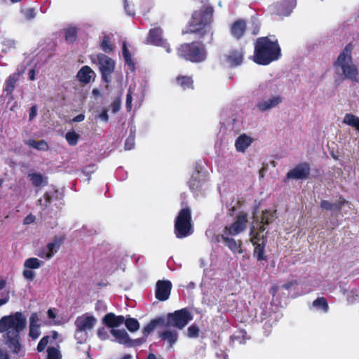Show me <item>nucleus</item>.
<instances>
[{
    "label": "nucleus",
    "instance_id": "53",
    "mask_svg": "<svg viewBox=\"0 0 359 359\" xmlns=\"http://www.w3.org/2000/svg\"><path fill=\"white\" fill-rule=\"evenodd\" d=\"M134 139L133 138H127L125 142V149L130 150L134 147Z\"/></svg>",
    "mask_w": 359,
    "mask_h": 359
},
{
    "label": "nucleus",
    "instance_id": "61",
    "mask_svg": "<svg viewBox=\"0 0 359 359\" xmlns=\"http://www.w3.org/2000/svg\"><path fill=\"white\" fill-rule=\"evenodd\" d=\"M35 76H36V71H35V69L33 68L29 71V73H28L29 79L30 81H34L36 79Z\"/></svg>",
    "mask_w": 359,
    "mask_h": 359
},
{
    "label": "nucleus",
    "instance_id": "26",
    "mask_svg": "<svg viewBox=\"0 0 359 359\" xmlns=\"http://www.w3.org/2000/svg\"><path fill=\"white\" fill-rule=\"evenodd\" d=\"M252 140L246 135H240L236 140L235 147L237 151L243 152L250 146Z\"/></svg>",
    "mask_w": 359,
    "mask_h": 359
},
{
    "label": "nucleus",
    "instance_id": "22",
    "mask_svg": "<svg viewBox=\"0 0 359 359\" xmlns=\"http://www.w3.org/2000/svg\"><path fill=\"white\" fill-rule=\"evenodd\" d=\"M162 34L163 30L159 27L151 29L147 38V42L157 46L164 39Z\"/></svg>",
    "mask_w": 359,
    "mask_h": 359
},
{
    "label": "nucleus",
    "instance_id": "52",
    "mask_svg": "<svg viewBox=\"0 0 359 359\" xmlns=\"http://www.w3.org/2000/svg\"><path fill=\"white\" fill-rule=\"evenodd\" d=\"M132 100H133L132 94H131L130 91H129L126 95V108L128 111H130L132 109Z\"/></svg>",
    "mask_w": 359,
    "mask_h": 359
},
{
    "label": "nucleus",
    "instance_id": "56",
    "mask_svg": "<svg viewBox=\"0 0 359 359\" xmlns=\"http://www.w3.org/2000/svg\"><path fill=\"white\" fill-rule=\"evenodd\" d=\"M95 309L97 310V311H106L107 310V306L106 304H104V302H102V301H98L97 303H96V305H95Z\"/></svg>",
    "mask_w": 359,
    "mask_h": 359
},
{
    "label": "nucleus",
    "instance_id": "60",
    "mask_svg": "<svg viewBox=\"0 0 359 359\" xmlns=\"http://www.w3.org/2000/svg\"><path fill=\"white\" fill-rule=\"evenodd\" d=\"M35 16V12L34 8H29L26 12V17L28 19L34 18Z\"/></svg>",
    "mask_w": 359,
    "mask_h": 359
},
{
    "label": "nucleus",
    "instance_id": "62",
    "mask_svg": "<svg viewBox=\"0 0 359 359\" xmlns=\"http://www.w3.org/2000/svg\"><path fill=\"white\" fill-rule=\"evenodd\" d=\"M85 119V116L83 114H80L75 117L73 118L72 121L74 122H81Z\"/></svg>",
    "mask_w": 359,
    "mask_h": 359
},
{
    "label": "nucleus",
    "instance_id": "42",
    "mask_svg": "<svg viewBox=\"0 0 359 359\" xmlns=\"http://www.w3.org/2000/svg\"><path fill=\"white\" fill-rule=\"evenodd\" d=\"M48 359H61L59 351L54 347H49L47 349Z\"/></svg>",
    "mask_w": 359,
    "mask_h": 359
},
{
    "label": "nucleus",
    "instance_id": "12",
    "mask_svg": "<svg viewBox=\"0 0 359 359\" xmlns=\"http://www.w3.org/2000/svg\"><path fill=\"white\" fill-rule=\"evenodd\" d=\"M96 322L97 319L93 316L85 313L76 318L75 325L77 329L88 332L94 327Z\"/></svg>",
    "mask_w": 359,
    "mask_h": 359
},
{
    "label": "nucleus",
    "instance_id": "63",
    "mask_svg": "<svg viewBox=\"0 0 359 359\" xmlns=\"http://www.w3.org/2000/svg\"><path fill=\"white\" fill-rule=\"evenodd\" d=\"M0 359H10L6 351L0 348Z\"/></svg>",
    "mask_w": 359,
    "mask_h": 359
},
{
    "label": "nucleus",
    "instance_id": "16",
    "mask_svg": "<svg viewBox=\"0 0 359 359\" xmlns=\"http://www.w3.org/2000/svg\"><path fill=\"white\" fill-rule=\"evenodd\" d=\"M172 284L169 280H158L156 285V297L160 301L169 298Z\"/></svg>",
    "mask_w": 359,
    "mask_h": 359
},
{
    "label": "nucleus",
    "instance_id": "7",
    "mask_svg": "<svg viewBox=\"0 0 359 359\" xmlns=\"http://www.w3.org/2000/svg\"><path fill=\"white\" fill-rule=\"evenodd\" d=\"M97 65L101 73L102 79L107 83L111 82V75L114 72L115 62L105 54L98 53L96 55Z\"/></svg>",
    "mask_w": 359,
    "mask_h": 359
},
{
    "label": "nucleus",
    "instance_id": "43",
    "mask_svg": "<svg viewBox=\"0 0 359 359\" xmlns=\"http://www.w3.org/2000/svg\"><path fill=\"white\" fill-rule=\"evenodd\" d=\"M75 337L78 341V343L82 344L86 340L88 337V332L85 331H81L76 328L75 332Z\"/></svg>",
    "mask_w": 359,
    "mask_h": 359
},
{
    "label": "nucleus",
    "instance_id": "8",
    "mask_svg": "<svg viewBox=\"0 0 359 359\" xmlns=\"http://www.w3.org/2000/svg\"><path fill=\"white\" fill-rule=\"evenodd\" d=\"M191 320V314L186 309H181L173 313H170L168 318V323L170 325L176 327L180 330L184 328Z\"/></svg>",
    "mask_w": 359,
    "mask_h": 359
},
{
    "label": "nucleus",
    "instance_id": "25",
    "mask_svg": "<svg viewBox=\"0 0 359 359\" xmlns=\"http://www.w3.org/2000/svg\"><path fill=\"white\" fill-rule=\"evenodd\" d=\"M28 178L34 187L46 186L48 184V178L43 177L41 173L33 172L28 175Z\"/></svg>",
    "mask_w": 359,
    "mask_h": 359
},
{
    "label": "nucleus",
    "instance_id": "48",
    "mask_svg": "<svg viewBox=\"0 0 359 359\" xmlns=\"http://www.w3.org/2000/svg\"><path fill=\"white\" fill-rule=\"evenodd\" d=\"M49 342V337L48 336H45L43 337L39 341L38 346H37V351L39 352H41L43 351L46 346H47V344H48Z\"/></svg>",
    "mask_w": 359,
    "mask_h": 359
},
{
    "label": "nucleus",
    "instance_id": "37",
    "mask_svg": "<svg viewBox=\"0 0 359 359\" xmlns=\"http://www.w3.org/2000/svg\"><path fill=\"white\" fill-rule=\"evenodd\" d=\"M124 322L126 327L130 332H135L138 330L140 328V324L137 320L135 318H128Z\"/></svg>",
    "mask_w": 359,
    "mask_h": 359
},
{
    "label": "nucleus",
    "instance_id": "21",
    "mask_svg": "<svg viewBox=\"0 0 359 359\" xmlns=\"http://www.w3.org/2000/svg\"><path fill=\"white\" fill-rule=\"evenodd\" d=\"M282 97L280 95H276L267 100L258 102L256 106L259 111H266L276 107L278 104L282 102Z\"/></svg>",
    "mask_w": 359,
    "mask_h": 359
},
{
    "label": "nucleus",
    "instance_id": "55",
    "mask_svg": "<svg viewBox=\"0 0 359 359\" xmlns=\"http://www.w3.org/2000/svg\"><path fill=\"white\" fill-rule=\"evenodd\" d=\"M157 46L163 47L167 53H170L171 52V48L170 44L167 42L165 39H163Z\"/></svg>",
    "mask_w": 359,
    "mask_h": 359
},
{
    "label": "nucleus",
    "instance_id": "19",
    "mask_svg": "<svg viewBox=\"0 0 359 359\" xmlns=\"http://www.w3.org/2000/svg\"><path fill=\"white\" fill-rule=\"evenodd\" d=\"M23 73L24 70H22L21 72L18 71L17 72L11 74L6 80L4 90L6 93L7 95H11L13 94L15 84L19 80L20 75Z\"/></svg>",
    "mask_w": 359,
    "mask_h": 359
},
{
    "label": "nucleus",
    "instance_id": "11",
    "mask_svg": "<svg viewBox=\"0 0 359 359\" xmlns=\"http://www.w3.org/2000/svg\"><path fill=\"white\" fill-rule=\"evenodd\" d=\"M110 333L115 337L116 341L119 344H125L128 346H137L144 341V339L131 340L125 330L111 329L110 330Z\"/></svg>",
    "mask_w": 359,
    "mask_h": 359
},
{
    "label": "nucleus",
    "instance_id": "17",
    "mask_svg": "<svg viewBox=\"0 0 359 359\" xmlns=\"http://www.w3.org/2000/svg\"><path fill=\"white\" fill-rule=\"evenodd\" d=\"M243 58L244 51L242 48L230 50L229 53L226 55V62L231 67L241 65L243 61Z\"/></svg>",
    "mask_w": 359,
    "mask_h": 359
},
{
    "label": "nucleus",
    "instance_id": "29",
    "mask_svg": "<svg viewBox=\"0 0 359 359\" xmlns=\"http://www.w3.org/2000/svg\"><path fill=\"white\" fill-rule=\"evenodd\" d=\"M25 144L29 147L36 149L39 151H48L49 149L48 143L43 140H29L25 142Z\"/></svg>",
    "mask_w": 359,
    "mask_h": 359
},
{
    "label": "nucleus",
    "instance_id": "38",
    "mask_svg": "<svg viewBox=\"0 0 359 359\" xmlns=\"http://www.w3.org/2000/svg\"><path fill=\"white\" fill-rule=\"evenodd\" d=\"M53 198L50 195L49 193L46 192L43 196V199H39V203L43 207V209L45 210L48 208L50 203H52Z\"/></svg>",
    "mask_w": 359,
    "mask_h": 359
},
{
    "label": "nucleus",
    "instance_id": "44",
    "mask_svg": "<svg viewBox=\"0 0 359 359\" xmlns=\"http://www.w3.org/2000/svg\"><path fill=\"white\" fill-rule=\"evenodd\" d=\"M121 106V97H117L112 101V102L111 103V105H110L112 113L113 114L117 113L120 110Z\"/></svg>",
    "mask_w": 359,
    "mask_h": 359
},
{
    "label": "nucleus",
    "instance_id": "47",
    "mask_svg": "<svg viewBox=\"0 0 359 359\" xmlns=\"http://www.w3.org/2000/svg\"><path fill=\"white\" fill-rule=\"evenodd\" d=\"M222 238L225 242L226 245H228V247H241L242 243L241 242L238 245H237L236 242L235 240L232 238H229L228 236L225 235H222Z\"/></svg>",
    "mask_w": 359,
    "mask_h": 359
},
{
    "label": "nucleus",
    "instance_id": "3",
    "mask_svg": "<svg viewBox=\"0 0 359 359\" xmlns=\"http://www.w3.org/2000/svg\"><path fill=\"white\" fill-rule=\"evenodd\" d=\"M281 48L277 39L272 41L269 36H262L254 43L253 61L259 65H268L281 57Z\"/></svg>",
    "mask_w": 359,
    "mask_h": 359
},
{
    "label": "nucleus",
    "instance_id": "46",
    "mask_svg": "<svg viewBox=\"0 0 359 359\" xmlns=\"http://www.w3.org/2000/svg\"><path fill=\"white\" fill-rule=\"evenodd\" d=\"M22 276L28 281H32L35 278L36 273L32 269L24 268Z\"/></svg>",
    "mask_w": 359,
    "mask_h": 359
},
{
    "label": "nucleus",
    "instance_id": "49",
    "mask_svg": "<svg viewBox=\"0 0 359 359\" xmlns=\"http://www.w3.org/2000/svg\"><path fill=\"white\" fill-rule=\"evenodd\" d=\"M320 206L323 210H334V203L327 200H322Z\"/></svg>",
    "mask_w": 359,
    "mask_h": 359
},
{
    "label": "nucleus",
    "instance_id": "2",
    "mask_svg": "<svg viewBox=\"0 0 359 359\" xmlns=\"http://www.w3.org/2000/svg\"><path fill=\"white\" fill-rule=\"evenodd\" d=\"M26 324V318L20 312L4 316L0 320V332H6L5 344L13 353L20 350V333L25 328Z\"/></svg>",
    "mask_w": 359,
    "mask_h": 359
},
{
    "label": "nucleus",
    "instance_id": "45",
    "mask_svg": "<svg viewBox=\"0 0 359 359\" xmlns=\"http://www.w3.org/2000/svg\"><path fill=\"white\" fill-rule=\"evenodd\" d=\"M199 328L194 325H191L187 329V336L190 338H196L198 336Z\"/></svg>",
    "mask_w": 359,
    "mask_h": 359
},
{
    "label": "nucleus",
    "instance_id": "9",
    "mask_svg": "<svg viewBox=\"0 0 359 359\" xmlns=\"http://www.w3.org/2000/svg\"><path fill=\"white\" fill-rule=\"evenodd\" d=\"M248 222V214L243 211L240 212L236 215L234 222L224 228V233H228L231 236H236L245 231Z\"/></svg>",
    "mask_w": 359,
    "mask_h": 359
},
{
    "label": "nucleus",
    "instance_id": "40",
    "mask_svg": "<svg viewBox=\"0 0 359 359\" xmlns=\"http://www.w3.org/2000/svg\"><path fill=\"white\" fill-rule=\"evenodd\" d=\"M254 256L259 261L266 260L268 258V255L265 252V248H255Z\"/></svg>",
    "mask_w": 359,
    "mask_h": 359
},
{
    "label": "nucleus",
    "instance_id": "36",
    "mask_svg": "<svg viewBox=\"0 0 359 359\" xmlns=\"http://www.w3.org/2000/svg\"><path fill=\"white\" fill-rule=\"evenodd\" d=\"M100 48L106 53H109L113 50L114 47L111 43L109 37L108 36H104L103 37L100 44Z\"/></svg>",
    "mask_w": 359,
    "mask_h": 359
},
{
    "label": "nucleus",
    "instance_id": "27",
    "mask_svg": "<svg viewBox=\"0 0 359 359\" xmlns=\"http://www.w3.org/2000/svg\"><path fill=\"white\" fill-rule=\"evenodd\" d=\"M176 81L177 85L184 90L194 88V81L191 76H179L177 77Z\"/></svg>",
    "mask_w": 359,
    "mask_h": 359
},
{
    "label": "nucleus",
    "instance_id": "39",
    "mask_svg": "<svg viewBox=\"0 0 359 359\" xmlns=\"http://www.w3.org/2000/svg\"><path fill=\"white\" fill-rule=\"evenodd\" d=\"M65 236L63 234L57 235L52 242L48 243L46 247H60L64 242Z\"/></svg>",
    "mask_w": 359,
    "mask_h": 359
},
{
    "label": "nucleus",
    "instance_id": "4",
    "mask_svg": "<svg viewBox=\"0 0 359 359\" xmlns=\"http://www.w3.org/2000/svg\"><path fill=\"white\" fill-rule=\"evenodd\" d=\"M353 44L351 43H348L334 62L333 66L335 72L342 76L343 79L358 81L359 80V73L357 66L353 63Z\"/></svg>",
    "mask_w": 359,
    "mask_h": 359
},
{
    "label": "nucleus",
    "instance_id": "13",
    "mask_svg": "<svg viewBox=\"0 0 359 359\" xmlns=\"http://www.w3.org/2000/svg\"><path fill=\"white\" fill-rule=\"evenodd\" d=\"M29 322V336L32 339H36L41 333L40 328L42 325V320L37 313H32Z\"/></svg>",
    "mask_w": 359,
    "mask_h": 359
},
{
    "label": "nucleus",
    "instance_id": "54",
    "mask_svg": "<svg viewBox=\"0 0 359 359\" xmlns=\"http://www.w3.org/2000/svg\"><path fill=\"white\" fill-rule=\"evenodd\" d=\"M252 25V34L253 35L258 34V33L259 32V29H260V25H259V23L258 22H257V21H253Z\"/></svg>",
    "mask_w": 359,
    "mask_h": 359
},
{
    "label": "nucleus",
    "instance_id": "64",
    "mask_svg": "<svg viewBox=\"0 0 359 359\" xmlns=\"http://www.w3.org/2000/svg\"><path fill=\"white\" fill-rule=\"evenodd\" d=\"M338 202H339V205H341V207H343L345 205L348 204V201L341 196H339Z\"/></svg>",
    "mask_w": 359,
    "mask_h": 359
},
{
    "label": "nucleus",
    "instance_id": "10",
    "mask_svg": "<svg viewBox=\"0 0 359 359\" xmlns=\"http://www.w3.org/2000/svg\"><path fill=\"white\" fill-rule=\"evenodd\" d=\"M311 172V166L308 162L298 163L290 170L285 177V180H306L309 179Z\"/></svg>",
    "mask_w": 359,
    "mask_h": 359
},
{
    "label": "nucleus",
    "instance_id": "1",
    "mask_svg": "<svg viewBox=\"0 0 359 359\" xmlns=\"http://www.w3.org/2000/svg\"><path fill=\"white\" fill-rule=\"evenodd\" d=\"M202 4L198 10L192 13L184 34H194L199 39L210 35V43L213 40L214 32L211 24L213 22L214 8L208 0H201Z\"/></svg>",
    "mask_w": 359,
    "mask_h": 359
},
{
    "label": "nucleus",
    "instance_id": "50",
    "mask_svg": "<svg viewBox=\"0 0 359 359\" xmlns=\"http://www.w3.org/2000/svg\"><path fill=\"white\" fill-rule=\"evenodd\" d=\"M97 336L101 340H106L109 338L108 332L104 327H100L97 330Z\"/></svg>",
    "mask_w": 359,
    "mask_h": 359
},
{
    "label": "nucleus",
    "instance_id": "59",
    "mask_svg": "<svg viewBox=\"0 0 359 359\" xmlns=\"http://www.w3.org/2000/svg\"><path fill=\"white\" fill-rule=\"evenodd\" d=\"M34 220H35V217L34 215H32V214H30V215H27L24 219V224H29L34 222Z\"/></svg>",
    "mask_w": 359,
    "mask_h": 359
},
{
    "label": "nucleus",
    "instance_id": "58",
    "mask_svg": "<svg viewBox=\"0 0 359 359\" xmlns=\"http://www.w3.org/2000/svg\"><path fill=\"white\" fill-rule=\"evenodd\" d=\"M107 112L108 111L107 109H103L102 111L99 115V118L106 123L108 122L109 121V116Z\"/></svg>",
    "mask_w": 359,
    "mask_h": 359
},
{
    "label": "nucleus",
    "instance_id": "35",
    "mask_svg": "<svg viewBox=\"0 0 359 359\" xmlns=\"http://www.w3.org/2000/svg\"><path fill=\"white\" fill-rule=\"evenodd\" d=\"M65 138L69 145L75 146L78 143L79 135L74 131H69L66 133Z\"/></svg>",
    "mask_w": 359,
    "mask_h": 359
},
{
    "label": "nucleus",
    "instance_id": "23",
    "mask_svg": "<svg viewBox=\"0 0 359 359\" xmlns=\"http://www.w3.org/2000/svg\"><path fill=\"white\" fill-rule=\"evenodd\" d=\"M276 210H263L261 216V220L258 222L257 225L263 228H266V226L269 225L273 222L274 219L276 217Z\"/></svg>",
    "mask_w": 359,
    "mask_h": 359
},
{
    "label": "nucleus",
    "instance_id": "34",
    "mask_svg": "<svg viewBox=\"0 0 359 359\" xmlns=\"http://www.w3.org/2000/svg\"><path fill=\"white\" fill-rule=\"evenodd\" d=\"M199 172H197L196 176L192 175L189 179L188 184L191 191H196L198 190L201 187V181L198 179Z\"/></svg>",
    "mask_w": 359,
    "mask_h": 359
},
{
    "label": "nucleus",
    "instance_id": "31",
    "mask_svg": "<svg viewBox=\"0 0 359 359\" xmlns=\"http://www.w3.org/2000/svg\"><path fill=\"white\" fill-rule=\"evenodd\" d=\"M43 262L35 257H31L27 259L24 262V268H28L29 269H39Z\"/></svg>",
    "mask_w": 359,
    "mask_h": 359
},
{
    "label": "nucleus",
    "instance_id": "30",
    "mask_svg": "<svg viewBox=\"0 0 359 359\" xmlns=\"http://www.w3.org/2000/svg\"><path fill=\"white\" fill-rule=\"evenodd\" d=\"M56 252L57 248H36L35 255L42 259H49L53 257Z\"/></svg>",
    "mask_w": 359,
    "mask_h": 359
},
{
    "label": "nucleus",
    "instance_id": "33",
    "mask_svg": "<svg viewBox=\"0 0 359 359\" xmlns=\"http://www.w3.org/2000/svg\"><path fill=\"white\" fill-rule=\"evenodd\" d=\"M65 38L67 43H73L77 38V30L75 27H69L65 31Z\"/></svg>",
    "mask_w": 359,
    "mask_h": 359
},
{
    "label": "nucleus",
    "instance_id": "18",
    "mask_svg": "<svg viewBox=\"0 0 359 359\" xmlns=\"http://www.w3.org/2000/svg\"><path fill=\"white\" fill-rule=\"evenodd\" d=\"M76 77L81 83L87 84L94 79L95 73L89 66L85 65L79 70Z\"/></svg>",
    "mask_w": 359,
    "mask_h": 359
},
{
    "label": "nucleus",
    "instance_id": "57",
    "mask_svg": "<svg viewBox=\"0 0 359 359\" xmlns=\"http://www.w3.org/2000/svg\"><path fill=\"white\" fill-rule=\"evenodd\" d=\"M297 282L296 280L292 279L291 280L288 281L287 283H285L282 285V287L285 290H290L292 286L294 285H297Z\"/></svg>",
    "mask_w": 359,
    "mask_h": 359
},
{
    "label": "nucleus",
    "instance_id": "51",
    "mask_svg": "<svg viewBox=\"0 0 359 359\" xmlns=\"http://www.w3.org/2000/svg\"><path fill=\"white\" fill-rule=\"evenodd\" d=\"M124 8L128 15L134 16L135 14V10L128 3L127 0L124 1Z\"/></svg>",
    "mask_w": 359,
    "mask_h": 359
},
{
    "label": "nucleus",
    "instance_id": "20",
    "mask_svg": "<svg viewBox=\"0 0 359 359\" xmlns=\"http://www.w3.org/2000/svg\"><path fill=\"white\" fill-rule=\"evenodd\" d=\"M124 321L125 318L123 316H116L113 313L106 314L102 319L103 323L112 329L120 326Z\"/></svg>",
    "mask_w": 359,
    "mask_h": 359
},
{
    "label": "nucleus",
    "instance_id": "24",
    "mask_svg": "<svg viewBox=\"0 0 359 359\" xmlns=\"http://www.w3.org/2000/svg\"><path fill=\"white\" fill-rule=\"evenodd\" d=\"M178 335L177 331L167 329L160 334V337L163 340L166 341L169 344V346L171 348L177 342Z\"/></svg>",
    "mask_w": 359,
    "mask_h": 359
},
{
    "label": "nucleus",
    "instance_id": "6",
    "mask_svg": "<svg viewBox=\"0 0 359 359\" xmlns=\"http://www.w3.org/2000/svg\"><path fill=\"white\" fill-rule=\"evenodd\" d=\"M194 232L191 210L186 206L182 208L175 219L174 233L177 238H186Z\"/></svg>",
    "mask_w": 359,
    "mask_h": 359
},
{
    "label": "nucleus",
    "instance_id": "5",
    "mask_svg": "<svg viewBox=\"0 0 359 359\" xmlns=\"http://www.w3.org/2000/svg\"><path fill=\"white\" fill-rule=\"evenodd\" d=\"M179 57L193 63H200L206 60L205 46L201 41H192L181 44L177 49Z\"/></svg>",
    "mask_w": 359,
    "mask_h": 359
},
{
    "label": "nucleus",
    "instance_id": "14",
    "mask_svg": "<svg viewBox=\"0 0 359 359\" xmlns=\"http://www.w3.org/2000/svg\"><path fill=\"white\" fill-rule=\"evenodd\" d=\"M266 228H263L257 225V229L255 226L251 229V242L255 247H264L266 244V236L264 233Z\"/></svg>",
    "mask_w": 359,
    "mask_h": 359
},
{
    "label": "nucleus",
    "instance_id": "15",
    "mask_svg": "<svg viewBox=\"0 0 359 359\" xmlns=\"http://www.w3.org/2000/svg\"><path fill=\"white\" fill-rule=\"evenodd\" d=\"M247 30V23L243 19L235 20L229 27L231 35L236 40H240L243 37Z\"/></svg>",
    "mask_w": 359,
    "mask_h": 359
},
{
    "label": "nucleus",
    "instance_id": "41",
    "mask_svg": "<svg viewBox=\"0 0 359 359\" xmlns=\"http://www.w3.org/2000/svg\"><path fill=\"white\" fill-rule=\"evenodd\" d=\"M157 324V320H152L148 325H147L143 329L144 336L147 337L148 334H149L155 329Z\"/></svg>",
    "mask_w": 359,
    "mask_h": 359
},
{
    "label": "nucleus",
    "instance_id": "28",
    "mask_svg": "<svg viewBox=\"0 0 359 359\" xmlns=\"http://www.w3.org/2000/svg\"><path fill=\"white\" fill-rule=\"evenodd\" d=\"M122 53H123V57L124 59V61L127 66L128 67V69L131 72H134L135 69V65L133 60H132L131 54L126 46V43H123L122 46Z\"/></svg>",
    "mask_w": 359,
    "mask_h": 359
},
{
    "label": "nucleus",
    "instance_id": "32",
    "mask_svg": "<svg viewBox=\"0 0 359 359\" xmlns=\"http://www.w3.org/2000/svg\"><path fill=\"white\" fill-rule=\"evenodd\" d=\"M313 306L319 311H322L324 313L328 311V304L326 299L324 297H318L313 302Z\"/></svg>",
    "mask_w": 359,
    "mask_h": 359
}]
</instances>
